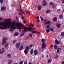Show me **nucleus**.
Wrapping results in <instances>:
<instances>
[{"mask_svg":"<svg viewBox=\"0 0 64 64\" xmlns=\"http://www.w3.org/2000/svg\"><path fill=\"white\" fill-rule=\"evenodd\" d=\"M46 28H47L48 29H49L50 27V26L49 25H48L46 26Z\"/></svg>","mask_w":64,"mask_h":64,"instance_id":"7c9ffc66","label":"nucleus"},{"mask_svg":"<svg viewBox=\"0 0 64 64\" xmlns=\"http://www.w3.org/2000/svg\"><path fill=\"white\" fill-rule=\"evenodd\" d=\"M19 34L18 32H16L14 34V36H18V34Z\"/></svg>","mask_w":64,"mask_h":64,"instance_id":"ddd939ff","label":"nucleus"},{"mask_svg":"<svg viewBox=\"0 0 64 64\" xmlns=\"http://www.w3.org/2000/svg\"><path fill=\"white\" fill-rule=\"evenodd\" d=\"M0 2L1 3H2L3 2V0H0Z\"/></svg>","mask_w":64,"mask_h":64,"instance_id":"c03bdc74","label":"nucleus"},{"mask_svg":"<svg viewBox=\"0 0 64 64\" xmlns=\"http://www.w3.org/2000/svg\"><path fill=\"white\" fill-rule=\"evenodd\" d=\"M30 25H31V27H33V26H34V25L32 24H30Z\"/></svg>","mask_w":64,"mask_h":64,"instance_id":"49530a36","label":"nucleus"},{"mask_svg":"<svg viewBox=\"0 0 64 64\" xmlns=\"http://www.w3.org/2000/svg\"><path fill=\"white\" fill-rule=\"evenodd\" d=\"M50 31H53L54 30L52 28H50Z\"/></svg>","mask_w":64,"mask_h":64,"instance_id":"473e14b6","label":"nucleus"},{"mask_svg":"<svg viewBox=\"0 0 64 64\" xmlns=\"http://www.w3.org/2000/svg\"><path fill=\"white\" fill-rule=\"evenodd\" d=\"M23 62L22 61H20L19 63V64H23Z\"/></svg>","mask_w":64,"mask_h":64,"instance_id":"2f4dec72","label":"nucleus"},{"mask_svg":"<svg viewBox=\"0 0 64 64\" xmlns=\"http://www.w3.org/2000/svg\"><path fill=\"white\" fill-rule=\"evenodd\" d=\"M24 64H28L27 62L25 61L24 62Z\"/></svg>","mask_w":64,"mask_h":64,"instance_id":"a18cd8bd","label":"nucleus"},{"mask_svg":"<svg viewBox=\"0 0 64 64\" xmlns=\"http://www.w3.org/2000/svg\"><path fill=\"white\" fill-rule=\"evenodd\" d=\"M29 36L30 37H31L32 36V34H29Z\"/></svg>","mask_w":64,"mask_h":64,"instance_id":"e433bc0d","label":"nucleus"},{"mask_svg":"<svg viewBox=\"0 0 64 64\" xmlns=\"http://www.w3.org/2000/svg\"><path fill=\"white\" fill-rule=\"evenodd\" d=\"M42 58H43V56H42Z\"/></svg>","mask_w":64,"mask_h":64,"instance_id":"774afa93","label":"nucleus"},{"mask_svg":"<svg viewBox=\"0 0 64 64\" xmlns=\"http://www.w3.org/2000/svg\"><path fill=\"white\" fill-rule=\"evenodd\" d=\"M50 12V10H46V13H48Z\"/></svg>","mask_w":64,"mask_h":64,"instance_id":"393cba45","label":"nucleus"},{"mask_svg":"<svg viewBox=\"0 0 64 64\" xmlns=\"http://www.w3.org/2000/svg\"><path fill=\"white\" fill-rule=\"evenodd\" d=\"M62 13H64V10H63V11H62Z\"/></svg>","mask_w":64,"mask_h":64,"instance_id":"e2e57ef3","label":"nucleus"},{"mask_svg":"<svg viewBox=\"0 0 64 64\" xmlns=\"http://www.w3.org/2000/svg\"><path fill=\"white\" fill-rule=\"evenodd\" d=\"M40 18L41 19V21L43 20V18L41 16H40Z\"/></svg>","mask_w":64,"mask_h":64,"instance_id":"79ce46f5","label":"nucleus"},{"mask_svg":"<svg viewBox=\"0 0 64 64\" xmlns=\"http://www.w3.org/2000/svg\"><path fill=\"white\" fill-rule=\"evenodd\" d=\"M25 49L26 51H28L30 49V48L28 46H27L26 47Z\"/></svg>","mask_w":64,"mask_h":64,"instance_id":"4468645a","label":"nucleus"},{"mask_svg":"<svg viewBox=\"0 0 64 64\" xmlns=\"http://www.w3.org/2000/svg\"><path fill=\"white\" fill-rule=\"evenodd\" d=\"M17 41V40H15L13 41V43L15 44V42Z\"/></svg>","mask_w":64,"mask_h":64,"instance_id":"ea45409f","label":"nucleus"},{"mask_svg":"<svg viewBox=\"0 0 64 64\" xmlns=\"http://www.w3.org/2000/svg\"><path fill=\"white\" fill-rule=\"evenodd\" d=\"M62 3H64V0H62Z\"/></svg>","mask_w":64,"mask_h":64,"instance_id":"de8ad7c7","label":"nucleus"},{"mask_svg":"<svg viewBox=\"0 0 64 64\" xmlns=\"http://www.w3.org/2000/svg\"><path fill=\"white\" fill-rule=\"evenodd\" d=\"M19 10L21 12H22L23 14H25V12H24L23 11V10L22 9H20V8H19Z\"/></svg>","mask_w":64,"mask_h":64,"instance_id":"6ab92c4d","label":"nucleus"},{"mask_svg":"<svg viewBox=\"0 0 64 64\" xmlns=\"http://www.w3.org/2000/svg\"><path fill=\"white\" fill-rule=\"evenodd\" d=\"M38 51H37V50H35L34 52V55L36 56L37 55V54H38Z\"/></svg>","mask_w":64,"mask_h":64,"instance_id":"1a4fd4ad","label":"nucleus"},{"mask_svg":"<svg viewBox=\"0 0 64 64\" xmlns=\"http://www.w3.org/2000/svg\"><path fill=\"white\" fill-rule=\"evenodd\" d=\"M50 22H51L49 20L47 22V24H49L50 23Z\"/></svg>","mask_w":64,"mask_h":64,"instance_id":"c9c22d12","label":"nucleus"},{"mask_svg":"<svg viewBox=\"0 0 64 64\" xmlns=\"http://www.w3.org/2000/svg\"><path fill=\"white\" fill-rule=\"evenodd\" d=\"M40 22V20H38V21H37V22L38 23V22Z\"/></svg>","mask_w":64,"mask_h":64,"instance_id":"603ef678","label":"nucleus"},{"mask_svg":"<svg viewBox=\"0 0 64 64\" xmlns=\"http://www.w3.org/2000/svg\"><path fill=\"white\" fill-rule=\"evenodd\" d=\"M11 62H12V60H8V64H11Z\"/></svg>","mask_w":64,"mask_h":64,"instance_id":"4be33fe9","label":"nucleus"},{"mask_svg":"<svg viewBox=\"0 0 64 64\" xmlns=\"http://www.w3.org/2000/svg\"><path fill=\"white\" fill-rule=\"evenodd\" d=\"M32 46H33V44H31L29 46L30 47V48L31 47H32Z\"/></svg>","mask_w":64,"mask_h":64,"instance_id":"37998d69","label":"nucleus"},{"mask_svg":"<svg viewBox=\"0 0 64 64\" xmlns=\"http://www.w3.org/2000/svg\"><path fill=\"white\" fill-rule=\"evenodd\" d=\"M50 5L52 6V8L53 9H54L55 7H56V5L54 4L53 3H52V2H51L50 3Z\"/></svg>","mask_w":64,"mask_h":64,"instance_id":"20e7f679","label":"nucleus"},{"mask_svg":"<svg viewBox=\"0 0 64 64\" xmlns=\"http://www.w3.org/2000/svg\"><path fill=\"white\" fill-rule=\"evenodd\" d=\"M26 13L27 14H30V12H27Z\"/></svg>","mask_w":64,"mask_h":64,"instance_id":"8fccbe9b","label":"nucleus"},{"mask_svg":"<svg viewBox=\"0 0 64 64\" xmlns=\"http://www.w3.org/2000/svg\"><path fill=\"white\" fill-rule=\"evenodd\" d=\"M23 46L21 45L20 46V47L19 48V49L20 50H21L23 49Z\"/></svg>","mask_w":64,"mask_h":64,"instance_id":"aec40b11","label":"nucleus"},{"mask_svg":"<svg viewBox=\"0 0 64 64\" xmlns=\"http://www.w3.org/2000/svg\"><path fill=\"white\" fill-rule=\"evenodd\" d=\"M22 19H24V17H23V16H22Z\"/></svg>","mask_w":64,"mask_h":64,"instance_id":"4d7b16f0","label":"nucleus"},{"mask_svg":"<svg viewBox=\"0 0 64 64\" xmlns=\"http://www.w3.org/2000/svg\"><path fill=\"white\" fill-rule=\"evenodd\" d=\"M55 44H59L60 43V42L59 41H58V40H55Z\"/></svg>","mask_w":64,"mask_h":64,"instance_id":"f8f14e48","label":"nucleus"},{"mask_svg":"<svg viewBox=\"0 0 64 64\" xmlns=\"http://www.w3.org/2000/svg\"><path fill=\"white\" fill-rule=\"evenodd\" d=\"M8 39L7 38H4L3 39V42L2 43V45H4L7 42V41L6 40H8Z\"/></svg>","mask_w":64,"mask_h":64,"instance_id":"7ed1b4c3","label":"nucleus"},{"mask_svg":"<svg viewBox=\"0 0 64 64\" xmlns=\"http://www.w3.org/2000/svg\"><path fill=\"white\" fill-rule=\"evenodd\" d=\"M28 38H25V40H26V39H28Z\"/></svg>","mask_w":64,"mask_h":64,"instance_id":"bf43d9fd","label":"nucleus"},{"mask_svg":"<svg viewBox=\"0 0 64 64\" xmlns=\"http://www.w3.org/2000/svg\"><path fill=\"white\" fill-rule=\"evenodd\" d=\"M61 48H58L57 49V53H59L61 52Z\"/></svg>","mask_w":64,"mask_h":64,"instance_id":"9d476101","label":"nucleus"},{"mask_svg":"<svg viewBox=\"0 0 64 64\" xmlns=\"http://www.w3.org/2000/svg\"><path fill=\"white\" fill-rule=\"evenodd\" d=\"M28 64H32V62H30L28 63Z\"/></svg>","mask_w":64,"mask_h":64,"instance_id":"3c124183","label":"nucleus"},{"mask_svg":"<svg viewBox=\"0 0 64 64\" xmlns=\"http://www.w3.org/2000/svg\"><path fill=\"white\" fill-rule=\"evenodd\" d=\"M42 42H45V41H46V40H45V39L42 38Z\"/></svg>","mask_w":64,"mask_h":64,"instance_id":"bb28decb","label":"nucleus"},{"mask_svg":"<svg viewBox=\"0 0 64 64\" xmlns=\"http://www.w3.org/2000/svg\"><path fill=\"white\" fill-rule=\"evenodd\" d=\"M48 63H51V62H52V59H51L49 60H48Z\"/></svg>","mask_w":64,"mask_h":64,"instance_id":"5701e85b","label":"nucleus"},{"mask_svg":"<svg viewBox=\"0 0 64 64\" xmlns=\"http://www.w3.org/2000/svg\"><path fill=\"white\" fill-rule=\"evenodd\" d=\"M47 4V2L45 0H43L42 1V5L43 6H46Z\"/></svg>","mask_w":64,"mask_h":64,"instance_id":"423d86ee","label":"nucleus"},{"mask_svg":"<svg viewBox=\"0 0 64 64\" xmlns=\"http://www.w3.org/2000/svg\"><path fill=\"white\" fill-rule=\"evenodd\" d=\"M38 10H41L42 9V6H38Z\"/></svg>","mask_w":64,"mask_h":64,"instance_id":"2eb2a0df","label":"nucleus"},{"mask_svg":"<svg viewBox=\"0 0 64 64\" xmlns=\"http://www.w3.org/2000/svg\"><path fill=\"white\" fill-rule=\"evenodd\" d=\"M26 22H26V20H24L23 21V23H26Z\"/></svg>","mask_w":64,"mask_h":64,"instance_id":"09e8293b","label":"nucleus"},{"mask_svg":"<svg viewBox=\"0 0 64 64\" xmlns=\"http://www.w3.org/2000/svg\"><path fill=\"white\" fill-rule=\"evenodd\" d=\"M56 26L58 28H60L61 26V24H57L56 25Z\"/></svg>","mask_w":64,"mask_h":64,"instance_id":"f3484780","label":"nucleus"},{"mask_svg":"<svg viewBox=\"0 0 64 64\" xmlns=\"http://www.w3.org/2000/svg\"><path fill=\"white\" fill-rule=\"evenodd\" d=\"M36 19H38V18H39V16H37L36 17Z\"/></svg>","mask_w":64,"mask_h":64,"instance_id":"5fc2aeb1","label":"nucleus"},{"mask_svg":"<svg viewBox=\"0 0 64 64\" xmlns=\"http://www.w3.org/2000/svg\"><path fill=\"white\" fill-rule=\"evenodd\" d=\"M48 55H47L46 56V57H48Z\"/></svg>","mask_w":64,"mask_h":64,"instance_id":"0e129e2a","label":"nucleus"},{"mask_svg":"<svg viewBox=\"0 0 64 64\" xmlns=\"http://www.w3.org/2000/svg\"><path fill=\"white\" fill-rule=\"evenodd\" d=\"M9 46V44L8 43L6 44L5 45V47L6 49H8V48H9V46Z\"/></svg>","mask_w":64,"mask_h":64,"instance_id":"9b49d317","label":"nucleus"},{"mask_svg":"<svg viewBox=\"0 0 64 64\" xmlns=\"http://www.w3.org/2000/svg\"><path fill=\"white\" fill-rule=\"evenodd\" d=\"M24 33H22V34H21L20 35V36H21V37H22V36H24Z\"/></svg>","mask_w":64,"mask_h":64,"instance_id":"58836bf2","label":"nucleus"},{"mask_svg":"<svg viewBox=\"0 0 64 64\" xmlns=\"http://www.w3.org/2000/svg\"><path fill=\"white\" fill-rule=\"evenodd\" d=\"M25 11H26V12H27V10H25Z\"/></svg>","mask_w":64,"mask_h":64,"instance_id":"338daca9","label":"nucleus"},{"mask_svg":"<svg viewBox=\"0 0 64 64\" xmlns=\"http://www.w3.org/2000/svg\"><path fill=\"white\" fill-rule=\"evenodd\" d=\"M21 5H20V7L21 8Z\"/></svg>","mask_w":64,"mask_h":64,"instance_id":"69168bd1","label":"nucleus"},{"mask_svg":"<svg viewBox=\"0 0 64 64\" xmlns=\"http://www.w3.org/2000/svg\"><path fill=\"white\" fill-rule=\"evenodd\" d=\"M16 19L18 21H19V17H18V16H16Z\"/></svg>","mask_w":64,"mask_h":64,"instance_id":"f704fd0d","label":"nucleus"},{"mask_svg":"<svg viewBox=\"0 0 64 64\" xmlns=\"http://www.w3.org/2000/svg\"><path fill=\"white\" fill-rule=\"evenodd\" d=\"M38 35L39 36H42L41 35V34H40V33L39 32H38Z\"/></svg>","mask_w":64,"mask_h":64,"instance_id":"c756f323","label":"nucleus"},{"mask_svg":"<svg viewBox=\"0 0 64 64\" xmlns=\"http://www.w3.org/2000/svg\"><path fill=\"white\" fill-rule=\"evenodd\" d=\"M0 20H2V18H0Z\"/></svg>","mask_w":64,"mask_h":64,"instance_id":"680f3d73","label":"nucleus"},{"mask_svg":"<svg viewBox=\"0 0 64 64\" xmlns=\"http://www.w3.org/2000/svg\"><path fill=\"white\" fill-rule=\"evenodd\" d=\"M60 9H59V10H57L58 12V13L60 12Z\"/></svg>","mask_w":64,"mask_h":64,"instance_id":"a19ab883","label":"nucleus"},{"mask_svg":"<svg viewBox=\"0 0 64 64\" xmlns=\"http://www.w3.org/2000/svg\"><path fill=\"white\" fill-rule=\"evenodd\" d=\"M47 20L46 19H45L44 20V22H46Z\"/></svg>","mask_w":64,"mask_h":64,"instance_id":"864d4df0","label":"nucleus"},{"mask_svg":"<svg viewBox=\"0 0 64 64\" xmlns=\"http://www.w3.org/2000/svg\"><path fill=\"white\" fill-rule=\"evenodd\" d=\"M42 49L41 50V51H42V52H43V51H44V49H45V47H46V45L45 44V43L43 42L42 43Z\"/></svg>","mask_w":64,"mask_h":64,"instance_id":"f03ea898","label":"nucleus"},{"mask_svg":"<svg viewBox=\"0 0 64 64\" xmlns=\"http://www.w3.org/2000/svg\"><path fill=\"white\" fill-rule=\"evenodd\" d=\"M4 51H5L4 48H2V50L1 49L0 50V54H2V53H4Z\"/></svg>","mask_w":64,"mask_h":64,"instance_id":"39448f33","label":"nucleus"},{"mask_svg":"<svg viewBox=\"0 0 64 64\" xmlns=\"http://www.w3.org/2000/svg\"><path fill=\"white\" fill-rule=\"evenodd\" d=\"M20 46V43L19 42H17L16 44V47L17 48H19V47Z\"/></svg>","mask_w":64,"mask_h":64,"instance_id":"6e6552de","label":"nucleus"},{"mask_svg":"<svg viewBox=\"0 0 64 64\" xmlns=\"http://www.w3.org/2000/svg\"><path fill=\"white\" fill-rule=\"evenodd\" d=\"M59 17L60 19H62L63 18V16L62 15L60 14V15Z\"/></svg>","mask_w":64,"mask_h":64,"instance_id":"412c9836","label":"nucleus"},{"mask_svg":"<svg viewBox=\"0 0 64 64\" xmlns=\"http://www.w3.org/2000/svg\"><path fill=\"white\" fill-rule=\"evenodd\" d=\"M61 35L62 36H64V32H61Z\"/></svg>","mask_w":64,"mask_h":64,"instance_id":"a878e982","label":"nucleus"},{"mask_svg":"<svg viewBox=\"0 0 64 64\" xmlns=\"http://www.w3.org/2000/svg\"><path fill=\"white\" fill-rule=\"evenodd\" d=\"M46 31L47 33H48V32L50 31V30H46Z\"/></svg>","mask_w":64,"mask_h":64,"instance_id":"72a5a7b5","label":"nucleus"},{"mask_svg":"<svg viewBox=\"0 0 64 64\" xmlns=\"http://www.w3.org/2000/svg\"><path fill=\"white\" fill-rule=\"evenodd\" d=\"M24 52L25 54H28V52L26 50H24Z\"/></svg>","mask_w":64,"mask_h":64,"instance_id":"b1692460","label":"nucleus"},{"mask_svg":"<svg viewBox=\"0 0 64 64\" xmlns=\"http://www.w3.org/2000/svg\"><path fill=\"white\" fill-rule=\"evenodd\" d=\"M54 49H57L58 47V46L56 45H54Z\"/></svg>","mask_w":64,"mask_h":64,"instance_id":"c85d7f7f","label":"nucleus"},{"mask_svg":"<svg viewBox=\"0 0 64 64\" xmlns=\"http://www.w3.org/2000/svg\"><path fill=\"white\" fill-rule=\"evenodd\" d=\"M12 20L11 19H6L5 20V22H8L7 23H5L4 22H0V25H3L4 26V27H2L1 26H0V28L1 29H5L8 28L9 29L10 28V27L11 28L9 30L10 31H12L13 32L14 31L15 29V26H16V27H18V29H20L19 31L20 32H21V29H24V30H22V32L25 33V31H27V30H28L29 31H31L32 33V30H31L32 28L31 26H29L30 27V28L28 27L27 28L23 25V24H20L18 22L17 23L15 24V22L16 21L14 20L13 21L12 24V22L9 21H11Z\"/></svg>","mask_w":64,"mask_h":64,"instance_id":"f257e3e1","label":"nucleus"},{"mask_svg":"<svg viewBox=\"0 0 64 64\" xmlns=\"http://www.w3.org/2000/svg\"><path fill=\"white\" fill-rule=\"evenodd\" d=\"M21 13H19L18 14V15H21Z\"/></svg>","mask_w":64,"mask_h":64,"instance_id":"13d9d810","label":"nucleus"},{"mask_svg":"<svg viewBox=\"0 0 64 64\" xmlns=\"http://www.w3.org/2000/svg\"><path fill=\"white\" fill-rule=\"evenodd\" d=\"M57 20V18L56 17H55L53 19V21L54 22H55Z\"/></svg>","mask_w":64,"mask_h":64,"instance_id":"dca6fc26","label":"nucleus"},{"mask_svg":"<svg viewBox=\"0 0 64 64\" xmlns=\"http://www.w3.org/2000/svg\"><path fill=\"white\" fill-rule=\"evenodd\" d=\"M58 55H56L55 57L54 58H56V59H57V58H58Z\"/></svg>","mask_w":64,"mask_h":64,"instance_id":"4c0bfd02","label":"nucleus"},{"mask_svg":"<svg viewBox=\"0 0 64 64\" xmlns=\"http://www.w3.org/2000/svg\"><path fill=\"white\" fill-rule=\"evenodd\" d=\"M7 57L8 58H11V56L10 54H8L7 56Z\"/></svg>","mask_w":64,"mask_h":64,"instance_id":"cd10ccee","label":"nucleus"},{"mask_svg":"<svg viewBox=\"0 0 64 64\" xmlns=\"http://www.w3.org/2000/svg\"><path fill=\"white\" fill-rule=\"evenodd\" d=\"M47 24V23L46 22H44V24Z\"/></svg>","mask_w":64,"mask_h":64,"instance_id":"6e6d98bb","label":"nucleus"},{"mask_svg":"<svg viewBox=\"0 0 64 64\" xmlns=\"http://www.w3.org/2000/svg\"><path fill=\"white\" fill-rule=\"evenodd\" d=\"M34 52V51L33 50V48H32L31 49L30 51V53L31 54H32L33 53V52Z\"/></svg>","mask_w":64,"mask_h":64,"instance_id":"a211bd4d","label":"nucleus"},{"mask_svg":"<svg viewBox=\"0 0 64 64\" xmlns=\"http://www.w3.org/2000/svg\"><path fill=\"white\" fill-rule=\"evenodd\" d=\"M6 7L5 6H3L1 8V10L2 11H4L6 10Z\"/></svg>","mask_w":64,"mask_h":64,"instance_id":"0eeeda50","label":"nucleus"},{"mask_svg":"<svg viewBox=\"0 0 64 64\" xmlns=\"http://www.w3.org/2000/svg\"><path fill=\"white\" fill-rule=\"evenodd\" d=\"M50 47L51 48L53 47V45H51Z\"/></svg>","mask_w":64,"mask_h":64,"instance_id":"052dcab7","label":"nucleus"}]
</instances>
